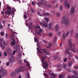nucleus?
<instances>
[{
    "label": "nucleus",
    "mask_w": 78,
    "mask_h": 78,
    "mask_svg": "<svg viewBox=\"0 0 78 78\" xmlns=\"http://www.w3.org/2000/svg\"><path fill=\"white\" fill-rule=\"evenodd\" d=\"M37 47H38L39 48H37V51H38V55L40 56V57H42L41 58V61L43 63V67L44 69H47V68H48V63L46 62H44V59L47 58V57L44 56V57L42 55H44V56H45V55L44 54V53L45 54H46L47 55H50V54L49 53V52H48L45 51H46V49H41V48L39 46V43H37Z\"/></svg>",
    "instance_id": "1"
},
{
    "label": "nucleus",
    "mask_w": 78,
    "mask_h": 78,
    "mask_svg": "<svg viewBox=\"0 0 78 78\" xmlns=\"http://www.w3.org/2000/svg\"><path fill=\"white\" fill-rule=\"evenodd\" d=\"M68 42L69 45V46L70 49L72 51L74 52V53H76V51H77V50H76V49L74 48L75 47V45L72 43L71 39H69Z\"/></svg>",
    "instance_id": "2"
},
{
    "label": "nucleus",
    "mask_w": 78,
    "mask_h": 78,
    "mask_svg": "<svg viewBox=\"0 0 78 78\" xmlns=\"http://www.w3.org/2000/svg\"><path fill=\"white\" fill-rule=\"evenodd\" d=\"M7 10L5 12V14L6 16H7V14L8 15H13L14 14V12L12 11L11 10V7L10 6H7Z\"/></svg>",
    "instance_id": "3"
},
{
    "label": "nucleus",
    "mask_w": 78,
    "mask_h": 78,
    "mask_svg": "<svg viewBox=\"0 0 78 78\" xmlns=\"http://www.w3.org/2000/svg\"><path fill=\"white\" fill-rule=\"evenodd\" d=\"M62 23H64L65 26L66 27H68L69 25V21L68 20L67 18L65 16L63 17Z\"/></svg>",
    "instance_id": "4"
},
{
    "label": "nucleus",
    "mask_w": 78,
    "mask_h": 78,
    "mask_svg": "<svg viewBox=\"0 0 78 78\" xmlns=\"http://www.w3.org/2000/svg\"><path fill=\"white\" fill-rule=\"evenodd\" d=\"M40 23L41 25L43 26V27H45V28H48L49 30H50V29H51V26H52V23L51 22H50L49 24L48 27L47 23L46 24L45 23V24H44L42 22Z\"/></svg>",
    "instance_id": "5"
},
{
    "label": "nucleus",
    "mask_w": 78,
    "mask_h": 78,
    "mask_svg": "<svg viewBox=\"0 0 78 78\" xmlns=\"http://www.w3.org/2000/svg\"><path fill=\"white\" fill-rule=\"evenodd\" d=\"M24 70V67L22 66H20L18 69L15 70V72L19 74L21 72H23Z\"/></svg>",
    "instance_id": "6"
},
{
    "label": "nucleus",
    "mask_w": 78,
    "mask_h": 78,
    "mask_svg": "<svg viewBox=\"0 0 78 78\" xmlns=\"http://www.w3.org/2000/svg\"><path fill=\"white\" fill-rule=\"evenodd\" d=\"M6 70L4 69L3 68H2L0 69V74L2 76H5V75H6Z\"/></svg>",
    "instance_id": "7"
},
{
    "label": "nucleus",
    "mask_w": 78,
    "mask_h": 78,
    "mask_svg": "<svg viewBox=\"0 0 78 78\" xmlns=\"http://www.w3.org/2000/svg\"><path fill=\"white\" fill-rule=\"evenodd\" d=\"M65 53L69 55L68 58L69 59H70L71 58V56H72V53L70 52L69 51V49H67L65 51Z\"/></svg>",
    "instance_id": "8"
},
{
    "label": "nucleus",
    "mask_w": 78,
    "mask_h": 78,
    "mask_svg": "<svg viewBox=\"0 0 78 78\" xmlns=\"http://www.w3.org/2000/svg\"><path fill=\"white\" fill-rule=\"evenodd\" d=\"M70 34V31H68L67 32V33L66 34V35H65V33H64L63 34V38L65 39L66 37H67V36H68L69 35V34Z\"/></svg>",
    "instance_id": "9"
},
{
    "label": "nucleus",
    "mask_w": 78,
    "mask_h": 78,
    "mask_svg": "<svg viewBox=\"0 0 78 78\" xmlns=\"http://www.w3.org/2000/svg\"><path fill=\"white\" fill-rule=\"evenodd\" d=\"M64 5L65 7L68 8V9H70V5L67 3L66 0L65 2L64 3Z\"/></svg>",
    "instance_id": "10"
},
{
    "label": "nucleus",
    "mask_w": 78,
    "mask_h": 78,
    "mask_svg": "<svg viewBox=\"0 0 78 78\" xmlns=\"http://www.w3.org/2000/svg\"><path fill=\"white\" fill-rule=\"evenodd\" d=\"M71 13L72 14H74L75 11V9L74 7H72L71 8L70 10Z\"/></svg>",
    "instance_id": "11"
},
{
    "label": "nucleus",
    "mask_w": 78,
    "mask_h": 78,
    "mask_svg": "<svg viewBox=\"0 0 78 78\" xmlns=\"http://www.w3.org/2000/svg\"><path fill=\"white\" fill-rule=\"evenodd\" d=\"M16 73H16V72L15 71V70L14 72H13L11 73L10 76L12 77H14V76H16Z\"/></svg>",
    "instance_id": "12"
},
{
    "label": "nucleus",
    "mask_w": 78,
    "mask_h": 78,
    "mask_svg": "<svg viewBox=\"0 0 78 78\" xmlns=\"http://www.w3.org/2000/svg\"><path fill=\"white\" fill-rule=\"evenodd\" d=\"M24 62L25 63H26V64L27 65V66H28V68L29 69H31V67L30 66V65L29 62H28L26 60H24Z\"/></svg>",
    "instance_id": "13"
},
{
    "label": "nucleus",
    "mask_w": 78,
    "mask_h": 78,
    "mask_svg": "<svg viewBox=\"0 0 78 78\" xmlns=\"http://www.w3.org/2000/svg\"><path fill=\"white\" fill-rule=\"evenodd\" d=\"M14 61V58L12 57V58H10L9 59V62L10 63H12V62H13Z\"/></svg>",
    "instance_id": "14"
},
{
    "label": "nucleus",
    "mask_w": 78,
    "mask_h": 78,
    "mask_svg": "<svg viewBox=\"0 0 78 78\" xmlns=\"http://www.w3.org/2000/svg\"><path fill=\"white\" fill-rule=\"evenodd\" d=\"M4 41V39L2 38H0V44H1V45H2V42Z\"/></svg>",
    "instance_id": "15"
},
{
    "label": "nucleus",
    "mask_w": 78,
    "mask_h": 78,
    "mask_svg": "<svg viewBox=\"0 0 78 78\" xmlns=\"http://www.w3.org/2000/svg\"><path fill=\"white\" fill-rule=\"evenodd\" d=\"M58 28H59V27H58V25L57 24L56 25L55 27V30L56 31H58Z\"/></svg>",
    "instance_id": "16"
},
{
    "label": "nucleus",
    "mask_w": 78,
    "mask_h": 78,
    "mask_svg": "<svg viewBox=\"0 0 78 78\" xmlns=\"http://www.w3.org/2000/svg\"><path fill=\"white\" fill-rule=\"evenodd\" d=\"M43 16H50V14L47 12H44L43 13Z\"/></svg>",
    "instance_id": "17"
},
{
    "label": "nucleus",
    "mask_w": 78,
    "mask_h": 78,
    "mask_svg": "<svg viewBox=\"0 0 78 78\" xmlns=\"http://www.w3.org/2000/svg\"><path fill=\"white\" fill-rule=\"evenodd\" d=\"M57 68H58L57 69L58 70V71H60V70H61V69H59L61 68V65H57Z\"/></svg>",
    "instance_id": "18"
},
{
    "label": "nucleus",
    "mask_w": 78,
    "mask_h": 78,
    "mask_svg": "<svg viewBox=\"0 0 78 78\" xmlns=\"http://www.w3.org/2000/svg\"><path fill=\"white\" fill-rule=\"evenodd\" d=\"M7 53L9 54H10V53H12V50H11V49H9L7 50Z\"/></svg>",
    "instance_id": "19"
},
{
    "label": "nucleus",
    "mask_w": 78,
    "mask_h": 78,
    "mask_svg": "<svg viewBox=\"0 0 78 78\" xmlns=\"http://www.w3.org/2000/svg\"><path fill=\"white\" fill-rule=\"evenodd\" d=\"M63 68V69H66L67 67V64L65 63H64L62 65Z\"/></svg>",
    "instance_id": "20"
},
{
    "label": "nucleus",
    "mask_w": 78,
    "mask_h": 78,
    "mask_svg": "<svg viewBox=\"0 0 78 78\" xmlns=\"http://www.w3.org/2000/svg\"><path fill=\"white\" fill-rule=\"evenodd\" d=\"M56 41H57V38L56 37H54L53 39V41L55 43L56 42Z\"/></svg>",
    "instance_id": "21"
},
{
    "label": "nucleus",
    "mask_w": 78,
    "mask_h": 78,
    "mask_svg": "<svg viewBox=\"0 0 78 78\" xmlns=\"http://www.w3.org/2000/svg\"><path fill=\"white\" fill-rule=\"evenodd\" d=\"M68 78H77V77H76L75 76H73L71 77L70 76H68Z\"/></svg>",
    "instance_id": "22"
},
{
    "label": "nucleus",
    "mask_w": 78,
    "mask_h": 78,
    "mask_svg": "<svg viewBox=\"0 0 78 78\" xmlns=\"http://www.w3.org/2000/svg\"><path fill=\"white\" fill-rule=\"evenodd\" d=\"M32 25V23L30 22L29 23L28 25V28L29 29H30V27H31V25Z\"/></svg>",
    "instance_id": "23"
},
{
    "label": "nucleus",
    "mask_w": 78,
    "mask_h": 78,
    "mask_svg": "<svg viewBox=\"0 0 78 78\" xmlns=\"http://www.w3.org/2000/svg\"><path fill=\"white\" fill-rule=\"evenodd\" d=\"M15 48L16 50H17L19 49V46L16 45L15 47Z\"/></svg>",
    "instance_id": "24"
},
{
    "label": "nucleus",
    "mask_w": 78,
    "mask_h": 78,
    "mask_svg": "<svg viewBox=\"0 0 78 78\" xmlns=\"http://www.w3.org/2000/svg\"><path fill=\"white\" fill-rule=\"evenodd\" d=\"M44 19L46 20V21L47 22H49V19L47 17L44 18Z\"/></svg>",
    "instance_id": "25"
},
{
    "label": "nucleus",
    "mask_w": 78,
    "mask_h": 78,
    "mask_svg": "<svg viewBox=\"0 0 78 78\" xmlns=\"http://www.w3.org/2000/svg\"><path fill=\"white\" fill-rule=\"evenodd\" d=\"M35 28L36 29H40V28H41V27L39 26H36Z\"/></svg>",
    "instance_id": "26"
},
{
    "label": "nucleus",
    "mask_w": 78,
    "mask_h": 78,
    "mask_svg": "<svg viewBox=\"0 0 78 78\" xmlns=\"http://www.w3.org/2000/svg\"><path fill=\"white\" fill-rule=\"evenodd\" d=\"M72 65V62H68V66H71Z\"/></svg>",
    "instance_id": "27"
},
{
    "label": "nucleus",
    "mask_w": 78,
    "mask_h": 78,
    "mask_svg": "<svg viewBox=\"0 0 78 78\" xmlns=\"http://www.w3.org/2000/svg\"><path fill=\"white\" fill-rule=\"evenodd\" d=\"M31 11L32 12H35V11L33 9V8L32 7H31L30 8Z\"/></svg>",
    "instance_id": "28"
},
{
    "label": "nucleus",
    "mask_w": 78,
    "mask_h": 78,
    "mask_svg": "<svg viewBox=\"0 0 78 78\" xmlns=\"http://www.w3.org/2000/svg\"><path fill=\"white\" fill-rule=\"evenodd\" d=\"M63 10V9H62V6H60L59 8L60 11H62Z\"/></svg>",
    "instance_id": "29"
},
{
    "label": "nucleus",
    "mask_w": 78,
    "mask_h": 78,
    "mask_svg": "<svg viewBox=\"0 0 78 78\" xmlns=\"http://www.w3.org/2000/svg\"><path fill=\"white\" fill-rule=\"evenodd\" d=\"M60 15V12H58L57 13V16H58V17H59V16Z\"/></svg>",
    "instance_id": "30"
},
{
    "label": "nucleus",
    "mask_w": 78,
    "mask_h": 78,
    "mask_svg": "<svg viewBox=\"0 0 78 78\" xmlns=\"http://www.w3.org/2000/svg\"><path fill=\"white\" fill-rule=\"evenodd\" d=\"M54 59H58V55H55V56H54Z\"/></svg>",
    "instance_id": "31"
},
{
    "label": "nucleus",
    "mask_w": 78,
    "mask_h": 78,
    "mask_svg": "<svg viewBox=\"0 0 78 78\" xmlns=\"http://www.w3.org/2000/svg\"><path fill=\"white\" fill-rule=\"evenodd\" d=\"M73 30L72 29L70 30V33L71 34H73Z\"/></svg>",
    "instance_id": "32"
},
{
    "label": "nucleus",
    "mask_w": 78,
    "mask_h": 78,
    "mask_svg": "<svg viewBox=\"0 0 78 78\" xmlns=\"http://www.w3.org/2000/svg\"><path fill=\"white\" fill-rule=\"evenodd\" d=\"M21 56H22V54H19L18 55V57L19 58H20V57H21Z\"/></svg>",
    "instance_id": "33"
},
{
    "label": "nucleus",
    "mask_w": 78,
    "mask_h": 78,
    "mask_svg": "<svg viewBox=\"0 0 78 78\" xmlns=\"http://www.w3.org/2000/svg\"><path fill=\"white\" fill-rule=\"evenodd\" d=\"M26 75L27 77H30V74L29 73H26Z\"/></svg>",
    "instance_id": "34"
},
{
    "label": "nucleus",
    "mask_w": 78,
    "mask_h": 78,
    "mask_svg": "<svg viewBox=\"0 0 78 78\" xmlns=\"http://www.w3.org/2000/svg\"><path fill=\"white\" fill-rule=\"evenodd\" d=\"M0 33H1V36H4V32H1Z\"/></svg>",
    "instance_id": "35"
},
{
    "label": "nucleus",
    "mask_w": 78,
    "mask_h": 78,
    "mask_svg": "<svg viewBox=\"0 0 78 78\" xmlns=\"http://www.w3.org/2000/svg\"><path fill=\"white\" fill-rule=\"evenodd\" d=\"M36 33L37 34H38L39 35H41V32H37Z\"/></svg>",
    "instance_id": "36"
},
{
    "label": "nucleus",
    "mask_w": 78,
    "mask_h": 78,
    "mask_svg": "<svg viewBox=\"0 0 78 78\" xmlns=\"http://www.w3.org/2000/svg\"><path fill=\"white\" fill-rule=\"evenodd\" d=\"M44 75H45V76H46L47 78H48V75H47V73H44Z\"/></svg>",
    "instance_id": "37"
},
{
    "label": "nucleus",
    "mask_w": 78,
    "mask_h": 78,
    "mask_svg": "<svg viewBox=\"0 0 78 78\" xmlns=\"http://www.w3.org/2000/svg\"><path fill=\"white\" fill-rule=\"evenodd\" d=\"M34 41H35V42H37L38 41V39L36 38H34Z\"/></svg>",
    "instance_id": "38"
},
{
    "label": "nucleus",
    "mask_w": 78,
    "mask_h": 78,
    "mask_svg": "<svg viewBox=\"0 0 78 78\" xmlns=\"http://www.w3.org/2000/svg\"><path fill=\"white\" fill-rule=\"evenodd\" d=\"M18 62L19 64H21V63L22 62V60H21V59H20L18 61Z\"/></svg>",
    "instance_id": "39"
},
{
    "label": "nucleus",
    "mask_w": 78,
    "mask_h": 78,
    "mask_svg": "<svg viewBox=\"0 0 78 78\" xmlns=\"http://www.w3.org/2000/svg\"><path fill=\"white\" fill-rule=\"evenodd\" d=\"M32 4L34 6L36 5V4H35L34 2H32Z\"/></svg>",
    "instance_id": "40"
},
{
    "label": "nucleus",
    "mask_w": 78,
    "mask_h": 78,
    "mask_svg": "<svg viewBox=\"0 0 78 78\" xmlns=\"http://www.w3.org/2000/svg\"><path fill=\"white\" fill-rule=\"evenodd\" d=\"M11 44L12 45H15V43L14 42H12L11 43Z\"/></svg>",
    "instance_id": "41"
},
{
    "label": "nucleus",
    "mask_w": 78,
    "mask_h": 78,
    "mask_svg": "<svg viewBox=\"0 0 78 78\" xmlns=\"http://www.w3.org/2000/svg\"><path fill=\"white\" fill-rule=\"evenodd\" d=\"M38 15L40 16H42V15L41 14V13H40L39 12H38Z\"/></svg>",
    "instance_id": "42"
},
{
    "label": "nucleus",
    "mask_w": 78,
    "mask_h": 78,
    "mask_svg": "<svg viewBox=\"0 0 78 78\" xmlns=\"http://www.w3.org/2000/svg\"><path fill=\"white\" fill-rule=\"evenodd\" d=\"M73 73H74L75 74H77V72H76V71H74L73 72Z\"/></svg>",
    "instance_id": "43"
},
{
    "label": "nucleus",
    "mask_w": 78,
    "mask_h": 78,
    "mask_svg": "<svg viewBox=\"0 0 78 78\" xmlns=\"http://www.w3.org/2000/svg\"><path fill=\"white\" fill-rule=\"evenodd\" d=\"M12 10L14 12H15V11H16V9H15V8H12Z\"/></svg>",
    "instance_id": "44"
},
{
    "label": "nucleus",
    "mask_w": 78,
    "mask_h": 78,
    "mask_svg": "<svg viewBox=\"0 0 78 78\" xmlns=\"http://www.w3.org/2000/svg\"><path fill=\"white\" fill-rule=\"evenodd\" d=\"M3 44L4 45H6L7 44H6V41H4V42H3Z\"/></svg>",
    "instance_id": "45"
},
{
    "label": "nucleus",
    "mask_w": 78,
    "mask_h": 78,
    "mask_svg": "<svg viewBox=\"0 0 78 78\" xmlns=\"http://www.w3.org/2000/svg\"><path fill=\"white\" fill-rule=\"evenodd\" d=\"M67 58H65L64 59V62H66L67 61Z\"/></svg>",
    "instance_id": "46"
},
{
    "label": "nucleus",
    "mask_w": 78,
    "mask_h": 78,
    "mask_svg": "<svg viewBox=\"0 0 78 78\" xmlns=\"http://www.w3.org/2000/svg\"><path fill=\"white\" fill-rule=\"evenodd\" d=\"M53 35V34L51 33H49V35L50 36H52V35Z\"/></svg>",
    "instance_id": "47"
},
{
    "label": "nucleus",
    "mask_w": 78,
    "mask_h": 78,
    "mask_svg": "<svg viewBox=\"0 0 78 78\" xmlns=\"http://www.w3.org/2000/svg\"><path fill=\"white\" fill-rule=\"evenodd\" d=\"M39 31L40 33H42V30L41 29H39Z\"/></svg>",
    "instance_id": "48"
},
{
    "label": "nucleus",
    "mask_w": 78,
    "mask_h": 78,
    "mask_svg": "<svg viewBox=\"0 0 78 78\" xmlns=\"http://www.w3.org/2000/svg\"><path fill=\"white\" fill-rule=\"evenodd\" d=\"M24 19H27V16H26V15H25V14H24Z\"/></svg>",
    "instance_id": "49"
},
{
    "label": "nucleus",
    "mask_w": 78,
    "mask_h": 78,
    "mask_svg": "<svg viewBox=\"0 0 78 78\" xmlns=\"http://www.w3.org/2000/svg\"><path fill=\"white\" fill-rule=\"evenodd\" d=\"M16 51H13V54L15 55V54H16Z\"/></svg>",
    "instance_id": "50"
},
{
    "label": "nucleus",
    "mask_w": 78,
    "mask_h": 78,
    "mask_svg": "<svg viewBox=\"0 0 78 78\" xmlns=\"http://www.w3.org/2000/svg\"><path fill=\"white\" fill-rule=\"evenodd\" d=\"M3 28V26L2 25H1L0 26V29H2V28Z\"/></svg>",
    "instance_id": "51"
},
{
    "label": "nucleus",
    "mask_w": 78,
    "mask_h": 78,
    "mask_svg": "<svg viewBox=\"0 0 78 78\" xmlns=\"http://www.w3.org/2000/svg\"><path fill=\"white\" fill-rule=\"evenodd\" d=\"M61 32H58V36H60L61 35Z\"/></svg>",
    "instance_id": "52"
},
{
    "label": "nucleus",
    "mask_w": 78,
    "mask_h": 78,
    "mask_svg": "<svg viewBox=\"0 0 78 78\" xmlns=\"http://www.w3.org/2000/svg\"><path fill=\"white\" fill-rule=\"evenodd\" d=\"M59 78H63V77H62V75H59Z\"/></svg>",
    "instance_id": "53"
},
{
    "label": "nucleus",
    "mask_w": 78,
    "mask_h": 78,
    "mask_svg": "<svg viewBox=\"0 0 78 78\" xmlns=\"http://www.w3.org/2000/svg\"><path fill=\"white\" fill-rule=\"evenodd\" d=\"M12 41H13L15 44L16 43V41H15V39H13Z\"/></svg>",
    "instance_id": "54"
},
{
    "label": "nucleus",
    "mask_w": 78,
    "mask_h": 78,
    "mask_svg": "<svg viewBox=\"0 0 78 78\" xmlns=\"http://www.w3.org/2000/svg\"><path fill=\"white\" fill-rule=\"evenodd\" d=\"M2 23L3 24H5V20H3L2 21Z\"/></svg>",
    "instance_id": "55"
},
{
    "label": "nucleus",
    "mask_w": 78,
    "mask_h": 78,
    "mask_svg": "<svg viewBox=\"0 0 78 78\" xmlns=\"http://www.w3.org/2000/svg\"><path fill=\"white\" fill-rule=\"evenodd\" d=\"M75 57L76 58V59H78V56H75Z\"/></svg>",
    "instance_id": "56"
},
{
    "label": "nucleus",
    "mask_w": 78,
    "mask_h": 78,
    "mask_svg": "<svg viewBox=\"0 0 78 78\" xmlns=\"http://www.w3.org/2000/svg\"><path fill=\"white\" fill-rule=\"evenodd\" d=\"M9 62H7L6 63V66H9Z\"/></svg>",
    "instance_id": "57"
},
{
    "label": "nucleus",
    "mask_w": 78,
    "mask_h": 78,
    "mask_svg": "<svg viewBox=\"0 0 78 78\" xmlns=\"http://www.w3.org/2000/svg\"><path fill=\"white\" fill-rule=\"evenodd\" d=\"M74 68L75 69H78V66H74Z\"/></svg>",
    "instance_id": "58"
},
{
    "label": "nucleus",
    "mask_w": 78,
    "mask_h": 78,
    "mask_svg": "<svg viewBox=\"0 0 78 78\" xmlns=\"http://www.w3.org/2000/svg\"><path fill=\"white\" fill-rule=\"evenodd\" d=\"M4 54L5 56H7V54H6V53L5 52H4Z\"/></svg>",
    "instance_id": "59"
},
{
    "label": "nucleus",
    "mask_w": 78,
    "mask_h": 78,
    "mask_svg": "<svg viewBox=\"0 0 78 78\" xmlns=\"http://www.w3.org/2000/svg\"><path fill=\"white\" fill-rule=\"evenodd\" d=\"M37 5H38V6H40V5H41V4H40V3H39V2H38V3H37Z\"/></svg>",
    "instance_id": "60"
},
{
    "label": "nucleus",
    "mask_w": 78,
    "mask_h": 78,
    "mask_svg": "<svg viewBox=\"0 0 78 78\" xmlns=\"http://www.w3.org/2000/svg\"><path fill=\"white\" fill-rule=\"evenodd\" d=\"M76 37L78 39V34L77 33L76 34Z\"/></svg>",
    "instance_id": "61"
},
{
    "label": "nucleus",
    "mask_w": 78,
    "mask_h": 78,
    "mask_svg": "<svg viewBox=\"0 0 78 78\" xmlns=\"http://www.w3.org/2000/svg\"><path fill=\"white\" fill-rule=\"evenodd\" d=\"M49 46H50V47H51V43L49 44Z\"/></svg>",
    "instance_id": "62"
},
{
    "label": "nucleus",
    "mask_w": 78,
    "mask_h": 78,
    "mask_svg": "<svg viewBox=\"0 0 78 78\" xmlns=\"http://www.w3.org/2000/svg\"><path fill=\"white\" fill-rule=\"evenodd\" d=\"M2 49H4L5 48V47H4V46H2Z\"/></svg>",
    "instance_id": "63"
},
{
    "label": "nucleus",
    "mask_w": 78,
    "mask_h": 78,
    "mask_svg": "<svg viewBox=\"0 0 78 78\" xmlns=\"http://www.w3.org/2000/svg\"><path fill=\"white\" fill-rule=\"evenodd\" d=\"M2 56V52H0V56Z\"/></svg>",
    "instance_id": "64"
}]
</instances>
